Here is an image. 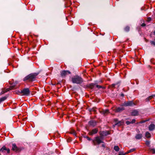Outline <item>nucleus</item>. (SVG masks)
<instances>
[{
  "instance_id": "obj_1",
  "label": "nucleus",
  "mask_w": 155,
  "mask_h": 155,
  "mask_svg": "<svg viewBox=\"0 0 155 155\" xmlns=\"http://www.w3.org/2000/svg\"><path fill=\"white\" fill-rule=\"evenodd\" d=\"M71 80L73 83L78 84L82 83L83 81L82 78L78 75H75L73 77L71 78Z\"/></svg>"
},
{
  "instance_id": "obj_13",
  "label": "nucleus",
  "mask_w": 155,
  "mask_h": 155,
  "mask_svg": "<svg viewBox=\"0 0 155 155\" xmlns=\"http://www.w3.org/2000/svg\"><path fill=\"white\" fill-rule=\"evenodd\" d=\"M12 150H13L15 151H19V149L17 147L15 144H13L12 146Z\"/></svg>"
},
{
  "instance_id": "obj_16",
  "label": "nucleus",
  "mask_w": 155,
  "mask_h": 155,
  "mask_svg": "<svg viewBox=\"0 0 155 155\" xmlns=\"http://www.w3.org/2000/svg\"><path fill=\"white\" fill-rule=\"evenodd\" d=\"M96 84L94 83H91L89 84L88 87H90L91 89H94V87L96 86Z\"/></svg>"
},
{
  "instance_id": "obj_6",
  "label": "nucleus",
  "mask_w": 155,
  "mask_h": 155,
  "mask_svg": "<svg viewBox=\"0 0 155 155\" xmlns=\"http://www.w3.org/2000/svg\"><path fill=\"white\" fill-rule=\"evenodd\" d=\"M124 106L122 105V104L121 105L120 107H116L114 110V111L115 112H120L123 110H124L125 108Z\"/></svg>"
},
{
  "instance_id": "obj_9",
  "label": "nucleus",
  "mask_w": 155,
  "mask_h": 155,
  "mask_svg": "<svg viewBox=\"0 0 155 155\" xmlns=\"http://www.w3.org/2000/svg\"><path fill=\"white\" fill-rule=\"evenodd\" d=\"M98 131V129L95 128L93 129L91 131L89 132V134L90 135H93V134H95L97 133Z\"/></svg>"
},
{
  "instance_id": "obj_27",
  "label": "nucleus",
  "mask_w": 155,
  "mask_h": 155,
  "mask_svg": "<svg viewBox=\"0 0 155 155\" xmlns=\"http://www.w3.org/2000/svg\"><path fill=\"white\" fill-rule=\"evenodd\" d=\"M84 137L85 138H86L88 140H91V139L86 136H84Z\"/></svg>"
},
{
  "instance_id": "obj_29",
  "label": "nucleus",
  "mask_w": 155,
  "mask_h": 155,
  "mask_svg": "<svg viewBox=\"0 0 155 155\" xmlns=\"http://www.w3.org/2000/svg\"><path fill=\"white\" fill-rule=\"evenodd\" d=\"M135 148H133V149H130L129 150V152H130V153L131 152H133L134 151H135Z\"/></svg>"
},
{
  "instance_id": "obj_3",
  "label": "nucleus",
  "mask_w": 155,
  "mask_h": 155,
  "mask_svg": "<svg viewBox=\"0 0 155 155\" xmlns=\"http://www.w3.org/2000/svg\"><path fill=\"white\" fill-rule=\"evenodd\" d=\"M19 93L20 94H22L23 95L27 96L30 94V91L29 88H25L20 91H19Z\"/></svg>"
},
{
  "instance_id": "obj_14",
  "label": "nucleus",
  "mask_w": 155,
  "mask_h": 155,
  "mask_svg": "<svg viewBox=\"0 0 155 155\" xmlns=\"http://www.w3.org/2000/svg\"><path fill=\"white\" fill-rule=\"evenodd\" d=\"M89 124L93 127H94L96 125V122L93 120H90L89 122Z\"/></svg>"
},
{
  "instance_id": "obj_10",
  "label": "nucleus",
  "mask_w": 155,
  "mask_h": 155,
  "mask_svg": "<svg viewBox=\"0 0 155 155\" xmlns=\"http://www.w3.org/2000/svg\"><path fill=\"white\" fill-rule=\"evenodd\" d=\"M110 134L109 131H104L101 132L100 134L101 136H106Z\"/></svg>"
},
{
  "instance_id": "obj_15",
  "label": "nucleus",
  "mask_w": 155,
  "mask_h": 155,
  "mask_svg": "<svg viewBox=\"0 0 155 155\" xmlns=\"http://www.w3.org/2000/svg\"><path fill=\"white\" fill-rule=\"evenodd\" d=\"M155 129V125L153 124H151L149 126V130L152 131Z\"/></svg>"
},
{
  "instance_id": "obj_20",
  "label": "nucleus",
  "mask_w": 155,
  "mask_h": 155,
  "mask_svg": "<svg viewBox=\"0 0 155 155\" xmlns=\"http://www.w3.org/2000/svg\"><path fill=\"white\" fill-rule=\"evenodd\" d=\"M7 98L6 96L2 97L0 98V104L2 101L5 100Z\"/></svg>"
},
{
  "instance_id": "obj_17",
  "label": "nucleus",
  "mask_w": 155,
  "mask_h": 155,
  "mask_svg": "<svg viewBox=\"0 0 155 155\" xmlns=\"http://www.w3.org/2000/svg\"><path fill=\"white\" fill-rule=\"evenodd\" d=\"M142 137V134H138L136 135L135 136V138L139 140Z\"/></svg>"
},
{
  "instance_id": "obj_22",
  "label": "nucleus",
  "mask_w": 155,
  "mask_h": 155,
  "mask_svg": "<svg viewBox=\"0 0 155 155\" xmlns=\"http://www.w3.org/2000/svg\"><path fill=\"white\" fill-rule=\"evenodd\" d=\"M154 96V95H152V96H149V97L147 98L146 99V101H149V100H150Z\"/></svg>"
},
{
  "instance_id": "obj_28",
  "label": "nucleus",
  "mask_w": 155,
  "mask_h": 155,
  "mask_svg": "<svg viewBox=\"0 0 155 155\" xmlns=\"http://www.w3.org/2000/svg\"><path fill=\"white\" fill-rule=\"evenodd\" d=\"M150 151L153 153H155V149L152 148L151 149Z\"/></svg>"
},
{
  "instance_id": "obj_39",
  "label": "nucleus",
  "mask_w": 155,
  "mask_h": 155,
  "mask_svg": "<svg viewBox=\"0 0 155 155\" xmlns=\"http://www.w3.org/2000/svg\"><path fill=\"white\" fill-rule=\"evenodd\" d=\"M102 147H105V145L104 144H102Z\"/></svg>"
},
{
  "instance_id": "obj_19",
  "label": "nucleus",
  "mask_w": 155,
  "mask_h": 155,
  "mask_svg": "<svg viewBox=\"0 0 155 155\" xmlns=\"http://www.w3.org/2000/svg\"><path fill=\"white\" fill-rule=\"evenodd\" d=\"M145 136L147 138H150L151 137V134L148 132H147L145 133Z\"/></svg>"
},
{
  "instance_id": "obj_21",
  "label": "nucleus",
  "mask_w": 155,
  "mask_h": 155,
  "mask_svg": "<svg viewBox=\"0 0 155 155\" xmlns=\"http://www.w3.org/2000/svg\"><path fill=\"white\" fill-rule=\"evenodd\" d=\"M17 83H18V81H15V83H13L12 84V85L11 86L12 89L14 88L15 87V86L17 84Z\"/></svg>"
},
{
  "instance_id": "obj_7",
  "label": "nucleus",
  "mask_w": 155,
  "mask_h": 155,
  "mask_svg": "<svg viewBox=\"0 0 155 155\" xmlns=\"http://www.w3.org/2000/svg\"><path fill=\"white\" fill-rule=\"evenodd\" d=\"M95 141L97 142V144H99L101 143H103L104 142L101 140V138L98 137H95V139L93 140V141L94 143V145H95L94 141Z\"/></svg>"
},
{
  "instance_id": "obj_34",
  "label": "nucleus",
  "mask_w": 155,
  "mask_h": 155,
  "mask_svg": "<svg viewBox=\"0 0 155 155\" xmlns=\"http://www.w3.org/2000/svg\"><path fill=\"white\" fill-rule=\"evenodd\" d=\"M7 91H2L1 93V94H3L5 93L6 92H7Z\"/></svg>"
},
{
  "instance_id": "obj_32",
  "label": "nucleus",
  "mask_w": 155,
  "mask_h": 155,
  "mask_svg": "<svg viewBox=\"0 0 155 155\" xmlns=\"http://www.w3.org/2000/svg\"><path fill=\"white\" fill-rule=\"evenodd\" d=\"M150 43L154 45H155V42L153 41H151Z\"/></svg>"
},
{
  "instance_id": "obj_40",
  "label": "nucleus",
  "mask_w": 155,
  "mask_h": 155,
  "mask_svg": "<svg viewBox=\"0 0 155 155\" xmlns=\"http://www.w3.org/2000/svg\"><path fill=\"white\" fill-rule=\"evenodd\" d=\"M121 95L122 96H124V94H121Z\"/></svg>"
},
{
  "instance_id": "obj_4",
  "label": "nucleus",
  "mask_w": 155,
  "mask_h": 155,
  "mask_svg": "<svg viewBox=\"0 0 155 155\" xmlns=\"http://www.w3.org/2000/svg\"><path fill=\"white\" fill-rule=\"evenodd\" d=\"M10 150L7 148L5 146L3 147L0 150V155L3 154L4 155L9 153Z\"/></svg>"
},
{
  "instance_id": "obj_37",
  "label": "nucleus",
  "mask_w": 155,
  "mask_h": 155,
  "mask_svg": "<svg viewBox=\"0 0 155 155\" xmlns=\"http://www.w3.org/2000/svg\"><path fill=\"white\" fill-rule=\"evenodd\" d=\"M124 153H120V154H119V155H124Z\"/></svg>"
},
{
  "instance_id": "obj_18",
  "label": "nucleus",
  "mask_w": 155,
  "mask_h": 155,
  "mask_svg": "<svg viewBox=\"0 0 155 155\" xmlns=\"http://www.w3.org/2000/svg\"><path fill=\"white\" fill-rule=\"evenodd\" d=\"M136 121V120L135 119H133L130 122L129 121H126V123L127 124V125H129L130 124H133Z\"/></svg>"
},
{
  "instance_id": "obj_31",
  "label": "nucleus",
  "mask_w": 155,
  "mask_h": 155,
  "mask_svg": "<svg viewBox=\"0 0 155 155\" xmlns=\"http://www.w3.org/2000/svg\"><path fill=\"white\" fill-rule=\"evenodd\" d=\"M150 142L148 141H147L146 142V144L147 146H149L150 145Z\"/></svg>"
},
{
  "instance_id": "obj_24",
  "label": "nucleus",
  "mask_w": 155,
  "mask_h": 155,
  "mask_svg": "<svg viewBox=\"0 0 155 155\" xmlns=\"http://www.w3.org/2000/svg\"><path fill=\"white\" fill-rule=\"evenodd\" d=\"M96 86L97 88L99 89H100V88H103L104 89H105V87H103L101 85H96Z\"/></svg>"
},
{
  "instance_id": "obj_33",
  "label": "nucleus",
  "mask_w": 155,
  "mask_h": 155,
  "mask_svg": "<svg viewBox=\"0 0 155 155\" xmlns=\"http://www.w3.org/2000/svg\"><path fill=\"white\" fill-rule=\"evenodd\" d=\"M117 84H112V85H111V87H115V86Z\"/></svg>"
},
{
  "instance_id": "obj_41",
  "label": "nucleus",
  "mask_w": 155,
  "mask_h": 155,
  "mask_svg": "<svg viewBox=\"0 0 155 155\" xmlns=\"http://www.w3.org/2000/svg\"><path fill=\"white\" fill-rule=\"evenodd\" d=\"M153 34L155 35V31L153 32Z\"/></svg>"
},
{
  "instance_id": "obj_12",
  "label": "nucleus",
  "mask_w": 155,
  "mask_h": 155,
  "mask_svg": "<svg viewBox=\"0 0 155 155\" xmlns=\"http://www.w3.org/2000/svg\"><path fill=\"white\" fill-rule=\"evenodd\" d=\"M114 120L115 122L116 123L115 124V125H118V126H120L121 125H122L123 123L124 122L123 121H118L117 120V119H115Z\"/></svg>"
},
{
  "instance_id": "obj_38",
  "label": "nucleus",
  "mask_w": 155,
  "mask_h": 155,
  "mask_svg": "<svg viewBox=\"0 0 155 155\" xmlns=\"http://www.w3.org/2000/svg\"><path fill=\"white\" fill-rule=\"evenodd\" d=\"M148 21H150L151 20V18H148Z\"/></svg>"
},
{
  "instance_id": "obj_25",
  "label": "nucleus",
  "mask_w": 155,
  "mask_h": 155,
  "mask_svg": "<svg viewBox=\"0 0 155 155\" xmlns=\"http://www.w3.org/2000/svg\"><path fill=\"white\" fill-rule=\"evenodd\" d=\"M103 113L104 114H107L109 113V110H105L103 111Z\"/></svg>"
},
{
  "instance_id": "obj_42",
  "label": "nucleus",
  "mask_w": 155,
  "mask_h": 155,
  "mask_svg": "<svg viewBox=\"0 0 155 155\" xmlns=\"http://www.w3.org/2000/svg\"><path fill=\"white\" fill-rule=\"evenodd\" d=\"M154 40L155 41V39H154Z\"/></svg>"
},
{
  "instance_id": "obj_5",
  "label": "nucleus",
  "mask_w": 155,
  "mask_h": 155,
  "mask_svg": "<svg viewBox=\"0 0 155 155\" xmlns=\"http://www.w3.org/2000/svg\"><path fill=\"white\" fill-rule=\"evenodd\" d=\"M135 105V104L131 101H129L127 102H125L122 104V105L124 106H133Z\"/></svg>"
},
{
  "instance_id": "obj_26",
  "label": "nucleus",
  "mask_w": 155,
  "mask_h": 155,
  "mask_svg": "<svg viewBox=\"0 0 155 155\" xmlns=\"http://www.w3.org/2000/svg\"><path fill=\"white\" fill-rule=\"evenodd\" d=\"M124 30L126 31H128L130 30V27L128 26L124 28Z\"/></svg>"
},
{
  "instance_id": "obj_36",
  "label": "nucleus",
  "mask_w": 155,
  "mask_h": 155,
  "mask_svg": "<svg viewBox=\"0 0 155 155\" xmlns=\"http://www.w3.org/2000/svg\"><path fill=\"white\" fill-rule=\"evenodd\" d=\"M145 25L146 24L144 23H143L141 25V26L143 27L145 26Z\"/></svg>"
},
{
  "instance_id": "obj_11",
  "label": "nucleus",
  "mask_w": 155,
  "mask_h": 155,
  "mask_svg": "<svg viewBox=\"0 0 155 155\" xmlns=\"http://www.w3.org/2000/svg\"><path fill=\"white\" fill-rule=\"evenodd\" d=\"M131 115L132 116H137L139 115L138 111L136 110H133L131 113Z\"/></svg>"
},
{
  "instance_id": "obj_8",
  "label": "nucleus",
  "mask_w": 155,
  "mask_h": 155,
  "mask_svg": "<svg viewBox=\"0 0 155 155\" xmlns=\"http://www.w3.org/2000/svg\"><path fill=\"white\" fill-rule=\"evenodd\" d=\"M71 72L69 71L64 70L62 71L61 72V75L62 77H64L71 74Z\"/></svg>"
},
{
  "instance_id": "obj_30",
  "label": "nucleus",
  "mask_w": 155,
  "mask_h": 155,
  "mask_svg": "<svg viewBox=\"0 0 155 155\" xmlns=\"http://www.w3.org/2000/svg\"><path fill=\"white\" fill-rule=\"evenodd\" d=\"M71 133L72 134H73L74 135H75V134H76V132H75V130H72L71 132Z\"/></svg>"
},
{
  "instance_id": "obj_2",
  "label": "nucleus",
  "mask_w": 155,
  "mask_h": 155,
  "mask_svg": "<svg viewBox=\"0 0 155 155\" xmlns=\"http://www.w3.org/2000/svg\"><path fill=\"white\" fill-rule=\"evenodd\" d=\"M38 74L36 73H33L25 77L23 79L24 81L28 80L29 81H34L36 78Z\"/></svg>"
},
{
  "instance_id": "obj_23",
  "label": "nucleus",
  "mask_w": 155,
  "mask_h": 155,
  "mask_svg": "<svg viewBox=\"0 0 155 155\" xmlns=\"http://www.w3.org/2000/svg\"><path fill=\"white\" fill-rule=\"evenodd\" d=\"M114 149L116 151H118L119 150V148L117 146H115L114 147Z\"/></svg>"
},
{
  "instance_id": "obj_35",
  "label": "nucleus",
  "mask_w": 155,
  "mask_h": 155,
  "mask_svg": "<svg viewBox=\"0 0 155 155\" xmlns=\"http://www.w3.org/2000/svg\"><path fill=\"white\" fill-rule=\"evenodd\" d=\"M130 153V152H129V150L127 151L125 153H124V155H126V154H128V153Z\"/></svg>"
}]
</instances>
